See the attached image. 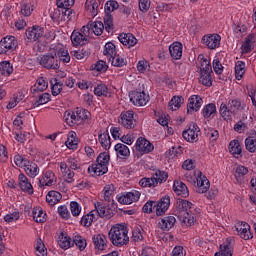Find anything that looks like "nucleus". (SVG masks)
Wrapping results in <instances>:
<instances>
[{"mask_svg":"<svg viewBox=\"0 0 256 256\" xmlns=\"http://www.w3.org/2000/svg\"><path fill=\"white\" fill-rule=\"evenodd\" d=\"M32 217L36 223H45L47 221V214L41 207H35L32 209Z\"/></svg>","mask_w":256,"mask_h":256,"instance_id":"nucleus-36","label":"nucleus"},{"mask_svg":"<svg viewBox=\"0 0 256 256\" xmlns=\"http://www.w3.org/2000/svg\"><path fill=\"white\" fill-rule=\"evenodd\" d=\"M51 101V94L49 93H43L39 96L38 100H36L32 107L35 109V107H40V105H45Z\"/></svg>","mask_w":256,"mask_h":256,"instance_id":"nucleus-59","label":"nucleus"},{"mask_svg":"<svg viewBox=\"0 0 256 256\" xmlns=\"http://www.w3.org/2000/svg\"><path fill=\"white\" fill-rule=\"evenodd\" d=\"M118 39L122 45L131 49V47H135L137 45V38L135 35L131 33H122L118 36Z\"/></svg>","mask_w":256,"mask_h":256,"instance_id":"nucleus-25","label":"nucleus"},{"mask_svg":"<svg viewBox=\"0 0 256 256\" xmlns=\"http://www.w3.org/2000/svg\"><path fill=\"white\" fill-rule=\"evenodd\" d=\"M23 169H24V173L28 177H30V179H35L37 177V175H39V171H40L37 163H35L31 160L28 162V164H26V166Z\"/></svg>","mask_w":256,"mask_h":256,"instance_id":"nucleus-34","label":"nucleus"},{"mask_svg":"<svg viewBox=\"0 0 256 256\" xmlns=\"http://www.w3.org/2000/svg\"><path fill=\"white\" fill-rule=\"evenodd\" d=\"M19 42L15 36H6L0 40V55H10L17 49Z\"/></svg>","mask_w":256,"mask_h":256,"instance_id":"nucleus-8","label":"nucleus"},{"mask_svg":"<svg viewBox=\"0 0 256 256\" xmlns=\"http://www.w3.org/2000/svg\"><path fill=\"white\" fill-rule=\"evenodd\" d=\"M116 199L121 205H131V203H137L141 199V192L132 190L131 192H124L121 195H117Z\"/></svg>","mask_w":256,"mask_h":256,"instance_id":"nucleus-11","label":"nucleus"},{"mask_svg":"<svg viewBox=\"0 0 256 256\" xmlns=\"http://www.w3.org/2000/svg\"><path fill=\"white\" fill-rule=\"evenodd\" d=\"M0 73L4 75V77H9L13 73V64L9 61L0 62Z\"/></svg>","mask_w":256,"mask_h":256,"instance_id":"nucleus-50","label":"nucleus"},{"mask_svg":"<svg viewBox=\"0 0 256 256\" xmlns=\"http://www.w3.org/2000/svg\"><path fill=\"white\" fill-rule=\"evenodd\" d=\"M65 145L68 149L75 150L79 145V140L77 139V134L75 132H71L65 142Z\"/></svg>","mask_w":256,"mask_h":256,"instance_id":"nucleus-46","label":"nucleus"},{"mask_svg":"<svg viewBox=\"0 0 256 256\" xmlns=\"http://www.w3.org/2000/svg\"><path fill=\"white\" fill-rule=\"evenodd\" d=\"M92 242L97 251H105L107 249V236L96 234L92 237Z\"/></svg>","mask_w":256,"mask_h":256,"instance_id":"nucleus-28","label":"nucleus"},{"mask_svg":"<svg viewBox=\"0 0 256 256\" xmlns=\"http://www.w3.org/2000/svg\"><path fill=\"white\" fill-rule=\"evenodd\" d=\"M185 99H183L182 96H174L168 103V109L170 111H177V109L181 108V105H183Z\"/></svg>","mask_w":256,"mask_h":256,"instance_id":"nucleus-41","label":"nucleus"},{"mask_svg":"<svg viewBox=\"0 0 256 256\" xmlns=\"http://www.w3.org/2000/svg\"><path fill=\"white\" fill-rule=\"evenodd\" d=\"M174 213L178 219L185 225L195 223V213H199V208L188 200L179 199L176 202Z\"/></svg>","mask_w":256,"mask_h":256,"instance_id":"nucleus-1","label":"nucleus"},{"mask_svg":"<svg viewBox=\"0 0 256 256\" xmlns=\"http://www.w3.org/2000/svg\"><path fill=\"white\" fill-rule=\"evenodd\" d=\"M39 65L44 67V69H53L57 71L61 67L59 65V59L55 57L53 49H51L47 54L40 55L38 58Z\"/></svg>","mask_w":256,"mask_h":256,"instance_id":"nucleus-6","label":"nucleus"},{"mask_svg":"<svg viewBox=\"0 0 256 256\" xmlns=\"http://www.w3.org/2000/svg\"><path fill=\"white\" fill-rule=\"evenodd\" d=\"M93 221H97V214H95V210H92L88 214L82 216L80 223L83 227H91V225H93Z\"/></svg>","mask_w":256,"mask_h":256,"instance_id":"nucleus-39","label":"nucleus"},{"mask_svg":"<svg viewBox=\"0 0 256 256\" xmlns=\"http://www.w3.org/2000/svg\"><path fill=\"white\" fill-rule=\"evenodd\" d=\"M199 135H201V128L195 122L190 123L188 128L182 132L183 139L188 143H197Z\"/></svg>","mask_w":256,"mask_h":256,"instance_id":"nucleus-9","label":"nucleus"},{"mask_svg":"<svg viewBox=\"0 0 256 256\" xmlns=\"http://www.w3.org/2000/svg\"><path fill=\"white\" fill-rule=\"evenodd\" d=\"M215 113H217V106L213 103L205 105L202 109L204 119H209V117H211V115H215Z\"/></svg>","mask_w":256,"mask_h":256,"instance_id":"nucleus-53","label":"nucleus"},{"mask_svg":"<svg viewBox=\"0 0 256 256\" xmlns=\"http://www.w3.org/2000/svg\"><path fill=\"white\" fill-rule=\"evenodd\" d=\"M57 183V176L52 170L43 171L42 175L38 178V187L44 189V187H52Z\"/></svg>","mask_w":256,"mask_h":256,"instance_id":"nucleus-12","label":"nucleus"},{"mask_svg":"<svg viewBox=\"0 0 256 256\" xmlns=\"http://www.w3.org/2000/svg\"><path fill=\"white\" fill-rule=\"evenodd\" d=\"M108 237L114 247H123L129 243V229L125 224H115L111 227Z\"/></svg>","mask_w":256,"mask_h":256,"instance_id":"nucleus-2","label":"nucleus"},{"mask_svg":"<svg viewBox=\"0 0 256 256\" xmlns=\"http://www.w3.org/2000/svg\"><path fill=\"white\" fill-rule=\"evenodd\" d=\"M228 106L234 115L239 113V111L245 110V103H242L239 100H229Z\"/></svg>","mask_w":256,"mask_h":256,"instance_id":"nucleus-47","label":"nucleus"},{"mask_svg":"<svg viewBox=\"0 0 256 256\" xmlns=\"http://www.w3.org/2000/svg\"><path fill=\"white\" fill-rule=\"evenodd\" d=\"M202 45L207 49L215 50L221 47V35L219 34H206L201 39Z\"/></svg>","mask_w":256,"mask_h":256,"instance_id":"nucleus-13","label":"nucleus"},{"mask_svg":"<svg viewBox=\"0 0 256 256\" xmlns=\"http://www.w3.org/2000/svg\"><path fill=\"white\" fill-rule=\"evenodd\" d=\"M89 55H91V50H89L88 48H80L72 52V56L78 60L87 59Z\"/></svg>","mask_w":256,"mask_h":256,"instance_id":"nucleus-56","label":"nucleus"},{"mask_svg":"<svg viewBox=\"0 0 256 256\" xmlns=\"http://www.w3.org/2000/svg\"><path fill=\"white\" fill-rule=\"evenodd\" d=\"M109 61L113 67H125V65H127V59L123 58L119 54H115Z\"/></svg>","mask_w":256,"mask_h":256,"instance_id":"nucleus-57","label":"nucleus"},{"mask_svg":"<svg viewBox=\"0 0 256 256\" xmlns=\"http://www.w3.org/2000/svg\"><path fill=\"white\" fill-rule=\"evenodd\" d=\"M54 53V57L58 59L59 64L62 63H69L71 61V56L69 55V51L64 47H56L52 49Z\"/></svg>","mask_w":256,"mask_h":256,"instance_id":"nucleus-24","label":"nucleus"},{"mask_svg":"<svg viewBox=\"0 0 256 256\" xmlns=\"http://www.w3.org/2000/svg\"><path fill=\"white\" fill-rule=\"evenodd\" d=\"M255 34H249L242 45V50L244 53H251L255 49Z\"/></svg>","mask_w":256,"mask_h":256,"instance_id":"nucleus-35","label":"nucleus"},{"mask_svg":"<svg viewBox=\"0 0 256 256\" xmlns=\"http://www.w3.org/2000/svg\"><path fill=\"white\" fill-rule=\"evenodd\" d=\"M173 191L179 197H183L184 199H187V197H189V188H187V185L185 183H183L179 180L174 181Z\"/></svg>","mask_w":256,"mask_h":256,"instance_id":"nucleus-26","label":"nucleus"},{"mask_svg":"<svg viewBox=\"0 0 256 256\" xmlns=\"http://www.w3.org/2000/svg\"><path fill=\"white\" fill-rule=\"evenodd\" d=\"M230 153L232 155H241L242 148L239 140H232L229 144Z\"/></svg>","mask_w":256,"mask_h":256,"instance_id":"nucleus-62","label":"nucleus"},{"mask_svg":"<svg viewBox=\"0 0 256 256\" xmlns=\"http://www.w3.org/2000/svg\"><path fill=\"white\" fill-rule=\"evenodd\" d=\"M118 123L124 127V129H135L137 127V119L135 118V111L126 110L122 111Z\"/></svg>","mask_w":256,"mask_h":256,"instance_id":"nucleus-7","label":"nucleus"},{"mask_svg":"<svg viewBox=\"0 0 256 256\" xmlns=\"http://www.w3.org/2000/svg\"><path fill=\"white\" fill-rule=\"evenodd\" d=\"M233 33L235 37L241 39V37H245V35H247V26L245 24H234Z\"/></svg>","mask_w":256,"mask_h":256,"instance_id":"nucleus-54","label":"nucleus"},{"mask_svg":"<svg viewBox=\"0 0 256 256\" xmlns=\"http://www.w3.org/2000/svg\"><path fill=\"white\" fill-rule=\"evenodd\" d=\"M175 223H177L175 216H164L159 220L158 227L162 231H171L175 227Z\"/></svg>","mask_w":256,"mask_h":256,"instance_id":"nucleus-23","label":"nucleus"},{"mask_svg":"<svg viewBox=\"0 0 256 256\" xmlns=\"http://www.w3.org/2000/svg\"><path fill=\"white\" fill-rule=\"evenodd\" d=\"M25 35L30 43H35V41H39V39L45 35V28L41 26H33L26 30Z\"/></svg>","mask_w":256,"mask_h":256,"instance_id":"nucleus-16","label":"nucleus"},{"mask_svg":"<svg viewBox=\"0 0 256 256\" xmlns=\"http://www.w3.org/2000/svg\"><path fill=\"white\" fill-rule=\"evenodd\" d=\"M109 161L110 156L107 152L100 153L96 159V163L88 167V173L90 175H96L97 177L105 175V173L109 171Z\"/></svg>","mask_w":256,"mask_h":256,"instance_id":"nucleus-4","label":"nucleus"},{"mask_svg":"<svg viewBox=\"0 0 256 256\" xmlns=\"http://www.w3.org/2000/svg\"><path fill=\"white\" fill-rule=\"evenodd\" d=\"M169 53L172 59L179 61L183 57V44L181 42H174L169 46Z\"/></svg>","mask_w":256,"mask_h":256,"instance_id":"nucleus-27","label":"nucleus"},{"mask_svg":"<svg viewBox=\"0 0 256 256\" xmlns=\"http://www.w3.org/2000/svg\"><path fill=\"white\" fill-rule=\"evenodd\" d=\"M139 185L140 187H157V180L153 176L151 178H142L139 181Z\"/></svg>","mask_w":256,"mask_h":256,"instance_id":"nucleus-64","label":"nucleus"},{"mask_svg":"<svg viewBox=\"0 0 256 256\" xmlns=\"http://www.w3.org/2000/svg\"><path fill=\"white\" fill-rule=\"evenodd\" d=\"M71 41L73 45H85V41H87V38H85V35L81 32L74 31L71 35Z\"/></svg>","mask_w":256,"mask_h":256,"instance_id":"nucleus-49","label":"nucleus"},{"mask_svg":"<svg viewBox=\"0 0 256 256\" xmlns=\"http://www.w3.org/2000/svg\"><path fill=\"white\" fill-rule=\"evenodd\" d=\"M235 77L237 81H241L245 75V62L237 61L235 64Z\"/></svg>","mask_w":256,"mask_h":256,"instance_id":"nucleus-52","label":"nucleus"},{"mask_svg":"<svg viewBox=\"0 0 256 256\" xmlns=\"http://www.w3.org/2000/svg\"><path fill=\"white\" fill-rule=\"evenodd\" d=\"M94 95L97 97H107V95H109V88H107L105 84H98L94 88Z\"/></svg>","mask_w":256,"mask_h":256,"instance_id":"nucleus-60","label":"nucleus"},{"mask_svg":"<svg viewBox=\"0 0 256 256\" xmlns=\"http://www.w3.org/2000/svg\"><path fill=\"white\" fill-rule=\"evenodd\" d=\"M98 141L103 149H111V136H109V130H100L98 133Z\"/></svg>","mask_w":256,"mask_h":256,"instance_id":"nucleus-32","label":"nucleus"},{"mask_svg":"<svg viewBox=\"0 0 256 256\" xmlns=\"http://www.w3.org/2000/svg\"><path fill=\"white\" fill-rule=\"evenodd\" d=\"M220 115L224 121H230L232 115H234L233 110L227 107V104L222 103L219 109Z\"/></svg>","mask_w":256,"mask_h":256,"instance_id":"nucleus-51","label":"nucleus"},{"mask_svg":"<svg viewBox=\"0 0 256 256\" xmlns=\"http://www.w3.org/2000/svg\"><path fill=\"white\" fill-rule=\"evenodd\" d=\"M135 149L140 155H147L155 149V146L144 137H139L136 140Z\"/></svg>","mask_w":256,"mask_h":256,"instance_id":"nucleus-15","label":"nucleus"},{"mask_svg":"<svg viewBox=\"0 0 256 256\" xmlns=\"http://www.w3.org/2000/svg\"><path fill=\"white\" fill-rule=\"evenodd\" d=\"M58 245L60 249L67 251V249H71V247H73V240L67 232H61L58 236Z\"/></svg>","mask_w":256,"mask_h":256,"instance_id":"nucleus-29","label":"nucleus"},{"mask_svg":"<svg viewBox=\"0 0 256 256\" xmlns=\"http://www.w3.org/2000/svg\"><path fill=\"white\" fill-rule=\"evenodd\" d=\"M61 199H63V195L55 190L49 191L46 195V201L51 205V207H53V205H57Z\"/></svg>","mask_w":256,"mask_h":256,"instance_id":"nucleus-40","label":"nucleus"},{"mask_svg":"<svg viewBox=\"0 0 256 256\" xmlns=\"http://www.w3.org/2000/svg\"><path fill=\"white\" fill-rule=\"evenodd\" d=\"M103 55L107 57L108 61L115 55H117V48L112 42H108L104 45Z\"/></svg>","mask_w":256,"mask_h":256,"instance_id":"nucleus-44","label":"nucleus"},{"mask_svg":"<svg viewBox=\"0 0 256 256\" xmlns=\"http://www.w3.org/2000/svg\"><path fill=\"white\" fill-rule=\"evenodd\" d=\"M30 161L31 160L21 154H16L14 156V163L16 167H20L21 169H25V166H27Z\"/></svg>","mask_w":256,"mask_h":256,"instance_id":"nucleus-58","label":"nucleus"},{"mask_svg":"<svg viewBox=\"0 0 256 256\" xmlns=\"http://www.w3.org/2000/svg\"><path fill=\"white\" fill-rule=\"evenodd\" d=\"M236 231L244 241H249L253 239V232H251V226L247 222H239L236 226Z\"/></svg>","mask_w":256,"mask_h":256,"instance_id":"nucleus-17","label":"nucleus"},{"mask_svg":"<svg viewBox=\"0 0 256 256\" xmlns=\"http://www.w3.org/2000/svg\"><path fill=\"white\" fill-rule=\"evenodd\" d=\"M101 0H86L84 10L89 17H97L99 15V7Z\"/></svg>","mask_w":256,"mask_h":256,"instance_id":"nucleus-18","label":"nucleus"},{"mask_svg":"<svg viewBox=\"0 0 256 256\" xmlns=\"http://www.w3.org/2000/svg\"><path fill=\"white\" fill-rule=\"evenodd\" d=\"M104 29L107 33H113V29H115L113 26V16H111V14L104 16Z\"/></svg>","mask_w":256,"mask_h":256,"instance_id":"nucleus-63","label":"nucleus"},{"mask_svg":"<svg viewBox=\"0 0 256 256\" xmlns=\"http://www.w3.org/2000/svg\"><path fill=\"white\" fill-rule=\"evenodd\" d=\"M18 186L24 193H28V195H33V184H31L29 178L23 173H20L18 175Z\"/></svg>","mask_w":256,"mask_h":256,"instance_id":"nucleus-21","label":"nucleus"},{"mask_svg":"<svg viewBox=\"0 0 256 256\" xmlns=\"http://www.w3.org/2000/svg\"><path fill=\"white\" fill-rule=\"evenodd\" d=\"M235 239L229 237L220 245V251L216 252L214 256H233V244Z\"/></svg>","mask_w":256,"mask_h":256,"instance_id":"nucleus-22","label":"nucleus"},{"mask_svg":"<svg viewBox=\"0 0 256 256\" xmlns=\"http://www.w3.org/2000/svg\"><path fill=\"white\" fill-rule=\"evenodd\" d=\"M203 105V98L199 95H192L188 99L187 113H194L199 111Z\"/></svg>","mask_w":256,"mask_h":256,"instance_id":"nucleus-20","label":"nucleus"},{"mask_svg":"<svg viewBox=\"0 0 256 256\" xmlns=\"http://www.w3.org/2000/svg\"><path fill=\"white\" fill-rule=\"evenodd\" d=\"M64 120L70 127H75V125H81V122H79L77 118V113L73 111H65Z\"/></svg>","mask_w":256,"mask_h":256,"instance_id":"nucleus-37","label":"nucleus"},{"mask_svg":"<svg viewBox=\"0 0 256 256\" xmlns=\"http://www.w3.org/2000/svg\"><path fill=\"white\" fill-rule=\"evenodd\" d=\"M204 135L212 143H215V141H217V139H219V131L215 130L214 128L205 129Z\"/></svg>","mask_w":256,"mask_h":256,"instance_id":"nucleus-61","label":"nucleus"},{"mask_svg":"<svg viewBox=\"0 0 256 256\" xmlns=\"http://www.w3.org/2000/svg\"><path fill=\"white\" fill-rule=\"evenodd\" d=\"M199 66V81L204 87H211L213 85V68L211 67V61L205 58L203 54L198 56Z\"/></svg>","mask_w":256,"mask_h":256,"instance_id":"nucleus-3","label":"nucleus"},{"mask_svg":"<svg viewBox=\"0 0 256 256\" xmlns=\"http://www.w3.org/2000/svg\"><path fill=\"white\" fill-rule=\"evenodd\" d=\"M114 151H116V155L119 159H129V157H131L129 147L123 143L116 144L114 146Z\"/></svg>","mask_w":256,"mask_h":256,"instance_id":"nucleus-33","label":"nucleus"},{"mask_svg":"<svg viewBox=\"0 0 256 256\" xmlns=\"http://www.w3.org/2000/svg\"><path fill=\"white\" fill-rule=\"evenodd\" d=\"M197 187L198 193H207L209 191V187H211V184L209 183V179L205 176H198L197 177Z\"/></svg>","mask_w":256,"mask_h":256,"instance_id":"nucleus-38","label":"nucleus"},{"mask_svg":"<svg viewBox=\"0 0 256 256\" xmlns=\"http://www.w3.org/2000/svg\"><path fill=\"white\" fill-rule=\"evenodd\" d=\"M49 87V82H47V78L40 77L36 80V83L31 87V93L35 95V93H43V91H47Z\"/></svg>","mask_w":256,"mask_h":256,"instance_id":"nucleus-30","label":"nucleus"},{"mask_svg":"<svg viewBox=\"0 0 256 256\" xmlns=\"http://www.w3.org/2000/svg\"><path fill=\"white\" fill-rule=\"evenodd\" d=\"M245 149L249 153H256V131L254 129L250 130V135L246 137Z\"/></svg>","mask_w":256,"mask_h":256,"instance_id":"nucleus-31","label":"nucleus"},{"mask_svg":"<svg viewBox=\"0 0 256 256\" xmlns=\"http://www.w3.org/2000/svg\"><path fill=\"white\" fill-rule=\"evenodd\" d=\"M152 178L156 181V185H159L169 179V174L163 170H156Z\"/></svg>","mask_w":256,"mask_h":256,"instance_id":"nucleus-55","label":"nucleus"},{"mask_svg":"<svg viewBox=\"0 0 256 256\" xmlns=\"http://www.w3.org/2000/svg\"><path fill=\"white\" fill-rule=\"evenodd\" d=\"M171 207V197L168 195L162 197L158 202L156 201V215L161 217L167 213V210Z\"/></svg>","mask_w":256,"mask_h":256,"instance_id":"nucleus-19","label":"nucleus"},{"mask_svg":"<svg viewBox=\"0 0 256 256\" xmlns=\"http://www.w3.org/2000/svg\"><path fill=\"white\" fill-rule=\"evenodd\" d=\"M90 29L94 35H103V31L105 30V25L101 21H91Z\"/></svg>","mask_w":256,"mask_h":256,"instance_id":"nucleus-45","label":"nucleus"},{"mask_svg":"<svg viewBox=\"0 0 256 256\" xmlns=\"http://www.w3.org/2000/svg\"><path fill=\"white\" fill-rule=\"evenodd\" d=\"M72 243L78 247L79 251H85L87 249V240L79 234L73 237Z\"/></svg>","mask_w":256,"mask_h":256,"instance_id":"nucleus-48","label":"nucleus"},{"mask_svg":"<svg viewBox=\"0 0 256 256\" xmlns=\"http://www.w3.org/2000/svg\"><path fill=\"white\" fill-rule=\"evenodd\" d=\"M94 207L95 209L93 211H95L97 218L101 217V219H111V217L115 215L114 210L102 202H96Z\"/></svg>","mask_w":256,"mask_h":256,"instance_id":"nucleus-14","label":"nucleus"},{"mask_svg":"<svg viewBox=\"0 0 256 256\" xmlns=\"http://www.w3.org/2000/svg\"><path fill=\"white\" fill-rule=\"evenodd\" d=\"M129 97L135 107H145L149 103V95L145 91L134 90L130 92Z\"/></svg>","mask_w":256,"mask_h":256,"instance_id":"nucleus-10","label":"nucleus"},{"mask_svg":"<svg viewBox=\"0 0 256 256\" xmlns=\"http://www.w3.org/2000/svg\"><path fill=\"white\" fill-rule=\"evenodd\" d=\"M34 249L36 256H47V247H45V243H43V240L41 238H38L36 240V243L34 244Z\"/></svg>","mask_w":256,"mask_h":256,"instance_id":"nucleus-43","label":"nucleus"},{"mask_svg":"<svg viewBox=\"0 0 256 256\" xmlns=\"http://www.w3.org/2000/svg\"><path fill=\"white\" fill-rule=\"evenodd\" d=\"M247 173H249V169H247V167L245 166H238L236 168L234 177L236 179L235 183H237L238 185H241V183H243V179L245 177V175H247Z\"/></svg>","mask_w":256,"mask_h":256,"instance_id":"nucleus-42","label":"nucleus"},{"mask_svg":"<svg viewBox=\"0 0 256 256\" xmlns=\"http://www.w3.org/2000/svg\"><path fill=\"white\" fill-rule=\"evenodd\" d=\"M50 17L54 23H69L75 17V11L73 9L57 7L50 13Z\"/></svg>","mask_w":256,"mask_h":256,"instance_id":"nucleus-5","label":"nucleus"}]
</instances>
